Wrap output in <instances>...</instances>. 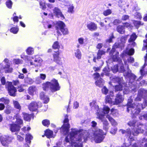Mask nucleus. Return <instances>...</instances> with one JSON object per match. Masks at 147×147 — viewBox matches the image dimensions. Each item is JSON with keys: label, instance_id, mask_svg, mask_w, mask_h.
<instances>
[{"label": "nucleus", "instance_id": "nucleus-9", "mask_svg": "<svg viewBox=\"0 0 147 147\" xmlns=\"http://www.w3.org/2000/svg\"><path fill=\"white\" fill-rule=\"evenodd\" d=\"M41 103L39 102H36L35 101H32L28 106L29 110L31 111H36L38 108L40 107L39 105Z\"/></svg>", "mask_w": 147, "mask_h": 147}, {"label": "nucleus", "instance_id": "nucleus-24", "mask_svg": "<svg viewBox=\"0 0 147 147\" xmlns=\"http://www.w3.org/2000/svg\"><path fill=\"white\" fill-rule=\"evenodd\" d=\"M103 79L100 78L99 79L96 80L95 82L96 85L99 87H102L104 85V82Z\"/></svg>", "mask_w": 147, "mask_h": 147}, {"label": "nucleus", "instance_id": "nucleus-10", "mask_svg": "<svg viewBox=\"0 0 147 147\" xmlns=\"http://www.w3.org/2000/svg\"><path fill=\"white\" fill-rule=\"evenodd\" d=\"M124 100V98L122 94L119 92L116 94V98L113 104L114 105H118L122 102Z\"/></svg>", "mask_w": 147, "mask_h": 147}, {"label": "nucleus", "instance_id": "nucleus-64", "mask_svg": "<svg viewBox=\"0 0 147 147\" xmlns=\"http://www.w3.org/2000/svg\"><path fill=\"white\" fill-rule=\"evenodd\" d=\"M17 88L18 89V91L19 92H23L24 90V89L23 88V87H22V85L19 86H18Z\"/></svg>", "mask_w": 147, "mask_h": 147}, {"label": "nucleus", "instance_id": "nucleus-63", "mask_svg": "<svg viewBox=\"0 0 147 147\" xmlns=\"http://www.w3.org/2000/svg\"><path fill=\"white\" fill-rule=\"evenodd\" d=\"M120 47V44L118 43L115 42L112 48L116 49L117 48H119Z\"/></svg>", "mask_w": 147, "mask_h": 147}, {"label": "nucleus", "instance_id": "nucleus-8", "mask_svg": "<svg viewBox=\"0 0 147 147\" xmlns=\"http://www.w3.org/2000/svg\"><path fill=\"white\" fill-rule=\"evenodd\" d=\"M13 138L8 136H2L0 137V140L2 145L8 147L9 143L12 142Z\"/></svg>", "mask_w": 147, "mask_h": 147}, {"label": "nucleus", "instance_id": "nucleus-14", "mask_svg": "<svg viewBox=\"0 0 147 147\" xmlns=\"http://www.w3.org/2000/svg\"><path fill=\"white\" fill-rule=\"evenodd\" d=\"M70 128V125L69 123L63 124L60 128V129L63 133L67 134L69 132Z\"/></svg>", "mask_w": 147, "mask_h": 147}, {"label": "nucleus", "instance_id": "nucleus-25", "mask_svg": "<svg viewBox=\"0 0 147 147\" xmlns=\"http://www.w3.org/2000/svg\"><path fill=\"white\" fill-rule=\"evenodd\" d=\"M96 101L93 100L90 103L89 105L91 108L93 107L94 109L96 111H98L99 110V106L96 104Z\"/></svg>", "mask_w": 147, "mask_h": 147}, {"label": "nucleus", "instance_id": "nucleus-29", "mask_svg": "<svg viewBox=\"0 0 147 147\" xmlns=\"http://www.w3.org/2000/svg\"><path fill=\"white\" fill-rule=\"evenodd\" d=\"M106 117L110 121L112 125H115L117 124V122L109 115L107 114L106 115Z\"/></svg>", "mask_w": 147, "mask_h": 147}, {"label": "nucleus", "instance_id": "nucleus-49", "mask_svg": "<svg viewBox=\"0 0 147 147\" xmlns=\"http://www.w3.org/2000/svg\"><path fill=\"white\" fill-rule=\"evenodd\" d=\"M64 119L63 121V124H68L69 123V120L68 119V115L66 114L64 116Z\"/></svg>", "mask_w": 147, "mask_h": 147}, {"label": "nucleus", "instance_id": "nucleus-3", "mask_svg": "<svg viewBox=\"0 0 147 147\" xmlns=\"http://www.w3.org/2000/svg\"><path fill=\"white\" fill-rule=\"evenodd\" d=\"M132 100H131L127 102V111L128 112L129 111V108H130L131 111V114L132 118L136 117V115H138L139 114L141 111V107L142 106V105L141 103H132Z\"/></svg>", "mask_w": 147, "mask_h": 147}, {"label": "nucleus", "instance_id": "nucleus-41", "mask_svg": "<svg viewBox=\"0 0 147 147\" xmlns=\"http://www.w3.org/2000/svg\"><path fill=\"white\" fill-rule=\"evenodd\" d=\"M5 4L8 8L11 9L12 8L13 3L11 0H8L6 2Z\"/></svg>", "mask_w": 147, "mask_h": 147}, {"label": "nucleus", "instance_id": "nucleus-20", "mask_svg": "<svg viewBox=\"0 0 147 147\" xmlns=\"http://www.w3.org/2000/svg\"><path fill=\"white\" fill-rule=\"evenodd\" d=\"M44 135L48 138L53 137V132L52 131L47 129L45 131Z\"/></svg>", "mask_w": 147, "mask_h": 147}, {"label": "nucleus", "instance_id": "nucleus-53", "mask_svg": "<svg viewBox=\"0 0 147 147\" xmlns=\"http://www.w3.org/2000/svg\"><path fill=\"white\" fill-rule=\"evenodd\" d=\"M31 129V128L30 127H24L21 129V130L24 133H26L28 131Z\"/></svg>", "mask_w": 147, "mask_h": 147}, {"label": "nucleus", "instance_id": "nucleus-44", "mask_svg": "<svg viewBox=\"0 0 147 147\" xmlns=\"http://www.w3.org/2000/svg\"><path fill=\"white\" fill-rule=\"evenodd\" d=\"M102 92V94L105 95H107L109 92V90L107 88L106 86L103 87L101 89Z\"/></svg>", "mask_w": 147, "mask_h": 147}, {"label": "nucleus", "instance_id": "nucleus-36", "mask_svg": "<svg viewBox=\"0 0 147 147\" xmlns=\"http://www.w3.org/2000/svg\"><path fill=\"white\" fill-rule=\"evenodd\" d=\"M42 125L45 127H48L50 125V121L48 119H45L42 121Z\"/></svg>", "mask_w": 147, "mask_h": 147}, {"label": "nucleus", "instance_id": "nucleus-61", "mask_svg": "<svg viewBox=\"0 0 147 147\" xmlns=\"http://www.w3.org/2000/svg\"><path fill=\"white\" fill-rule=\"evenodd\" d=\"M39 3L41 8L42 9H46V7L45 3L41 1Z\"/></svg>", "mask_w": 147, "mask_h": 147}, {"label": "nucleus", "instance_id": "nucleus-15", "mask_svg": "<svg viewBox=\"0 0 147 147\" xmlns=\"http://www.w3.org/2000/svg\"><path fill=\"white\" fill-rule=\"evenodd\" d=\"M15 117L16 119L15 123L19 125V126H21V125L23 124V120L21 116L19 114H17L15 115Z\"/></svg>", "mask_w": 147, "mask_h": 147}, {"label": "nucleus", "instance_id": "nucleus-48", "mask_svg": "<svg viewBox=\"0 0 147 147\" xmlns=\"http://www.w3.org/2000/svg\"><path fill=\"white\" fill-rule=\"evenodd\" d=\"M15 135H16V138L17 140L19 142H22L24 141V138L21 136L20 135L17 134L15 133Z\"/></svg>", "mask_w": 147, "mask_h": 147}, {"label": "nucleus", "instance_id": "nucleus-16", "mask_svg": "<svg viewBox=\"0 0 147 147\" xmlns=\"http://www.w3.org/2000/svg\"><path fill=\"white\" fill-rule=\"evenodd\" d=\"M40 97L41 100H43V103L45 104L47 103L49 101V98L46 96L43 92H41L40 95Z\"/></svg>", "mask_w": 147, "mask_h": 147}, {"label": "nucleus", "instance_id": "nucleus-1", "mask_svg": "<svg viewBox=\"0 0 147 147\" xmlns=\"http://www.w3.org/2000/svg\"><path fill=\"white\" fill-rule=\"evenodd\" d=\"M83 137L84 139L83 142H86L88 139L91 138L92 136L87 130H84L82 129L79 130L73 129L65 137V140L66 143H70L72 146L83 147L82 142L79 144L76 142H81Z\"/></svg>", "mask_w": 147, "mask_h": 147}, {"label": "nucleus", "instance_id": "nucleus-31", "mask_svg": "<svg viewBox=\"0 0 147 147\" xmlns=\"http://www.w3.org/2000/svg\"><path fill=\"white\" fill-rule=\"evenodd\" d=\"M105 53V52L102 50H99L97 53L96 59H99L101 58L102 55H104Z\"/></svg>", "mask_w": 147, "mask_h": 147}, {"label": "nucleus", "instance_id": "nucleus-6", "mask_svg": "<svg viewBox=\"0 0 147 147\" xmlns=\"http://www.w3.org/2000/svg\"><path fill=\"white\" fill-rule=\"evenodd\" d=\"M66 25L64 22L62 21H59L56 23L55 29L57 30V32L58 34H61L59 30H60L64 35L68 34L69 32L68 29L66 28Z\"/></svg>", "mask_w": 147, "mask_h": 147}, {"label": "nucleus", "instance_id": "nucleus-38", "mask_svg": "<svg viewBox=\"0 0 147 147\" xmlns=\"http://www.w3.org/2000/svg\"><path fill=\"white\" fill-rule=\"evenodd\" d=\"M114 88L115 92L121 91L123 90V86L122 84H119V85H115Z\"/></svg>", "mask_w": 147, "mask_h": 147}, {"label": "nucleus", "instance_id": "nucleus-46", "mask_svg": "<svg viewBox=\"0 0 147 147\" xmlns=\"http://www.w3.org/2000/svg\"><path fill=\"white\" fill-rule=\"evenodd\" d=\"M123 26H124V28H125V27L126 28H131L132 27H133V26L132 25H131V23H130L129 22H125V23H123Z\"/></svg>", "mask_w": 147, "mask_h": 147}, {"label": "nucleus", "instance_id": "nucleus-45", "mask_svg": "<svg viewBox=\"0 0 147 147\" xmlns=\"http://www.w3.org/2000/svg\"><path fill=\"white\" fill-rule=\"evenodd\" d=\"M105 100L106 102H108L109 104H112V99L109 96L107 95L106 96Z\"/></svg>", "mask_w": 147, "mask_h": 147}, {"label": "nucleus", "instance_id": "nucleus-43", "mask_svg": "<svg viewBox=\"0 0 147 147\" xmlns=\"http://www.w3.org/2000/svg\"><path fill=\"white\" fill-rule=\"evenodd\" d=\"M129 35H127L124 36H122L120 38V40L121 43H125Z\"/></svg>", "mask_w": 147, "mask_h": 147}, {"label": "nucleus", "instance_id": "nucleus-40", "mask_svg": "<svg viewBox=\"0 0 147 147\" xmlns=\"http://www.w3.org/2000/svg\"><path fill=\"white\" fill-rule=\"evenodd\" d=\"M103 129L106 131L108 130L109 129L108 125L109 124L107 120H105L103 122Z\"/></svg>", "mask_w": 147, "mask_h": 147}, {"label": "nucleus", "instance_id": "nucleus-58", "mask_svg": "<svg viewBox=\"0 0 147 147\" xmlns=\"http://www.w3.org/2000/svg\"><path fill=\"white\" fill-rule=\"evenodd\" d=\"M74 7L73 5H71L68 8L67 10V12L69 13H73L74 12Z\"/></svg>", "mask_w": 147, "mask_h": 147}, {"label": "nucleus", "instance_id": "nucleus-11", "mask_svg": "<svg viewBox=\"0 0 147 147\" xmlns=\"http://www.w3.org/2000/svg\"><path fill=\"white\" fill-rule=\"evenodd\" d=\"M28 63H30V65H34L35 67L39 66L41 65L42 60L40 57L36 58L34 61V63L31 60L27 59Z\"/></svg>", "mask_w": 147, "mask_h": 147}, {"label": "nucleus", "instance_id": "nucleus-35", "mask_svg": "<svg viewBox=\"0 0 147 147\" xmlns=\"http://www.w3.org/2000/svg\"><path fill=\"white\" fill-rule=\"evenodd\" d=\"M115 82H117L119 84H123L122 82L123 79L122 78H120L119 77H115L113 78Z\"/></svg>", "mask_w": 147, "mask_h": 147}, {"label": "nucleus", "instance_id": "nucleus-54", "mask_svg": "<svg viewBox=\"0 0 147 147\" xmlns=\"http://www.w3.org/2000/svg\"><path fill=\"white\" fill-rule=\"evenodd\" d=\"M135 16L138 19L140 20L142 18V16L141 13L139 12H136L135 13Z\"/></svg>", "mask_w": 147, "mask_h": 147}, {"label": "nucleus", "instance_id": "nucleus-30", "mask_svg": "<svg viewBox=\"0 0 147 147\" xmlns=\"http://www.w3.org/2000/svg\"><path fill=\"white\" fill-rule=\"evenodd\" d=\"M0 102H3L4 105H8L9 103L10 100L7 97H3L0 98Z\"/></svg>", "mask_w": 147, "mask_h": 147}, {"label": "nucleus", "instance_id": "nucleus-62", "mask_svg": "<svg viewBox=\"0 0 147 147\" xmlns=\"http://www.w3.org/2000/svg\"><path fill=\"white\" fill-rule=\"evenodd\" d=\"M129 18V16L128 15H124L122 16L121 20L122 21H126Z\"/></svg>", "mask_w": 147, "mask_h": 147}, {"label": "nucleus", "instance_id": "nucleus-37", "mask_svg": "<svg viewBox=\"0 0 147 147\" xmlns=\"http://www.w3.org/2000/svg\"><path fill=\"white\" fill-rule=\"evenodd\" d=\"M75 55L76 57L78 59H81L82 54L81 52L79 49H77L76 52L75 53Z\"/></svg>", "mask_w": 147, "mask_h": 147}, {"label": "nucleus", "instance_id": "nucleus-13", "mask_svg": "<svg viewBox=\"0 0 147 147\" xmlns=\"http://www.w3.org/2000/svg\"><path fill=\"white\" fill-rule=\"evenodd\" d=\"M86 26L88 29L91 31H96L98 28L97 24L93 22H90L87 24Z\"/></svg>", "mask_w": 147, "mask_h": 147}, {"label": "nucleus", "instance_id": "nucleus-4", "mask_svg": "<svg viewBox=\"0 0 147 147\" xmlns=\"http://www.w3.org/2000/svg\"><path fill=\"white\" fill-rule=\"evenodd\" d=\"M52 47L53 49H57L56 51H54V53L52 54L53 61L59 65H61L62 63L61 60V58L59 56L61 51L59 50L60 46L59 42L57 41H55L53 43Z\"/></svg>", "mask_w": 147, "mask_h": 147}, {"label": "nucleus", "instance_id": "nucleus-7", "mask_svg": "<svg viewBox=\"0 0 147 147\" xmlns=\"http://www.w3.org/2000/svg\"><path fill=\"white\" fill-rule=\"evenodd\" d=\"M5 87L7 88L9 95L11 96H16L17 90L13 85L11 82H7V84L5 85Z\"/></svg>", "mask_w": 147, "mask_h": 147}, {"label": "nucleus", "instance_id": "nucleus-52", "mask_svg": "<svg viewBox=\"0 0 147 147\" xmlns=\"http://www.w3.org/2000/svg\"><path fill=\"white\" fill-rule=\"evenodd\" d=\"M27 53L29 55L32 54L33 52V50L32 48L31 47H29L26 50Z\"/></svg>", "mask_w": 147, "mask_h": 147}, {"label": "nucleus", "instance_id": "nucleus-19", "mask_svg": "<svg viewBox=\"0 0 147 147\" xmlns=\"http://www.w3.org/2000/svg\"><path fill=\"white\" fill-rule=\"evenodd\" d=\"M100 109L98 111H97L96 115L97 117L96 118L101 120L102 122H103L105 120H107L105 118V115L104 114L100 113Z\"/></svg>", "mask_w": 147, "mask_h": 147}, {"label": "nucleus", "instance_id": "nucleus-39", "mask_svg": "<svg viewBox=\"0 0 147 147\" xmlns=\"http://www.w3.org/2000/svg\"><path fill=\"white\" fill-rule=\"evenodd\" d=\"M132 134V132H131L130 128H128L127 129L126 134L125 136L127 137H128L129 138L131 139V135Z\"/></svg>", "mask_w": 147, "mask_h": 147}, {"label": "nucleus", "instance_id": "nucleus-56", "mask_svg": "<svg viewBox=\"0 0 147 147\" xmlns=\"http://www.w3.org/2000/svg\"><path fill=\"white\" fill-rule=\"evenodd\" d=\"M134 53V50L133 48H131L129 49L128 51L127 54L129 55H133Z\"/></svg>", "mask_w": 147, "mask_h": 147}, {"label": "nucleus", "instance_id": "nucleus-60", "mask_svg": "<svg viewBox=\"0 0 147 147\" xmlns=\"http://www.w3.org/2000/svg\"><path fill=\"white\" fill-rule=\"evenodd\" d=\"M93 75L94 76V78L95 80L97 79L100 77V75L97 72L94 73Z\"/></svg>", "mask_w": 147, "mask_h": 147}, {"label": "nucleus", "instance_id": "nucleus-28", "mask_svg": "<svg viewBox=\"0 0 147 147\" xmlns=\"http://www.w3.org/2000/svg\"><path fill=\"white\" fill-rule=\"evenodd\" d=\"M13 104L14 107L17 109L19 111H20L21 109V106L19 103L17 101L13 100Z\"/></svg>", "mask_w": 147, "mask_h": 147}, {"label": "nucleus", "instance_id": "nucleus-51", "mask_svg": "<svg viewBox=\"0 0 147 147\" xmlns=\"http://www.w3.org/2000/svg\"><path fill=\"white\" fill-rule=\"evenodd\" d=\"M13 62L16 64L18 65L22 63L23 61L19 59H13Z\"/></svg>", "mask_w": 147, "mask_h": 147}, {"label": "nucleus", "instance_id": "nucleus-21", "mask_svg": "<svg viewBox=\"0 0 147 147\" xmlns=\"http://www.w3.org/2000/svg\"><path fill=\"white\" fill-rule=\"evenodd\" d=\"M22 114L23 115V119L26 121H30L33 116L32 115L26 113H23Z\"/></svg>", "mask_w": 147, "mask_h": 147}, {"label": "nucleus", "instance_id": "nucleus-26", "mask_svg": "<svg viewBox=\"0 0 147 147\" xmlns=\"http://www.w3.org/2000/svg\"><path fill=\"white\" fill-rule=\"evenodd\" d=\"M115 51L116 50L115 49L112 48L109 53V55L112 57L114 61L118 59V56L117 55L115 56L113 55V54Z\"/></svg>", "mask_w": 147, "mask_h": 147}, {"label": "nucleus", "instance_id": "nucleus-5", "mask_svg": "<svg viewBox=\"0 0 147 147\" xmlns=\"http://www.w3.org/2000/svg\"><path fill=\"white\" fill-rule=\"evenodd\" d=\"M103 130L101 129H97L94 132L93 136L94 140L96 143L101 142L105 138L104 135H106Z\"/></svg>", "mask_w": 147, "mask_h": 147}, {"label": "nucleus", "instance_id": "nucleus-50", "mask_svg": "<svg viewBox=\"0 0 147 147\" xmlns=\"http://www.w3.org/2000/svg\"><path fill=\"white\" fill-rule=\"evenodd\" d=\"M114 38H115V37L114 36L113 34V33H112L111 34V36H110L109 38L106 40V42L109 43H111L112 42V39Z\"/></svg>", "mask_w": 147, "mask_h": 147}, {"label": "nucleus", "instance_id": "nucleus-12", "mask_svg": "<svg viewBox=\"0 0 147 147\" xmlns=\"http://www.w3.org/2000/svg\"><path fill=\"white\" fill-rule=\"evenodd\" d=\"M9 126L10 130L12 132H19L21 127L14 122L9 124Z\"/></svg>", "mask_w": 147, "mask_h": 147}, {"label": "nucleus", "instance_id": "nucleus-47", "mask_svg": "<svg viewBox=\"0 0 147 147\" xmlns=\"http://www.w3.org/2000/svg\"><path fill=\"white\" fill-rule=\"evenodd\" d=\"M112 13L111 10L110 9H107L104 11L103 13V14L105 16H107L110 14Z\"/></svg>", "mask_w": 147, "mask_h": 147}, {"label": "nucleus", "instance_id": "nucleus-23", "mask_svg": "<svg viewBox=\"0 0 147 147\" xmlns=\"http://www.w3.org/2000/svg\"><path fill=\"white\" fill-rule=\"evenodd\" d=\"M3 69H5V73H10L12 72L13 69L12 67H10V65L9 64H7L3 68Z\"/></svg>", "mask_w": 147, "mask_h": 147}, {"label": "nucleus", "instance_id": "nucleus-33", "mask_svg": "<svg viewBox=\"0 0 147 147\" xmlns=\"http://www.w3.org/2000/svg\"><path fill=\"white\" fill-rule=\"evenodd\" d=\"M33 138V136L30 134H26L25 140L26 142L30 143L31 142V140Z\"/></svg>", "mask_w": 147, "mask_h": 147}, {"label": "nucleus", "instance_id": "nucleus-22", "mask_svg": "<svg viewBox=\"0 0 147 147\" xmlns=\"http://www.w3.org/2000/svg\"><path fill=\"white\" fill-rule=\"evenodd\" d=\"M125 28L124 26L122 25H119L116 28L117 31L119 34H124L125 32Z\"/></svg>", "mask_w": 147, "mask_h": 147}, {"label": "nucleus", "instance_id": "nucleus-57", "mask_svg": "<svg viewBox=\"0 0 147 147\" xmlns=\"http://www.w3.org/2000/svg\"><path fill=\"white\" fill-rule=\"evenodd\" d=\"M136 121H130L128 123V125L130 126H135Z\"/></svg>", "mask_w": 147, "mask_h": 147}, {"label": "nucleus", "instance_id": "nucleus-27", "mask_svg": "<svg viewBox=\"0 0 147 147\" xmlns=\"http://www.w3.org/2000/svg\"><path fill=\"white\" fill-rule=\"evenodd\" d=\"M138 36L135 32H133L130 36L128 40L129 43H131L132 41H134Z\"/></svg>", "mask_w": 147, "mask_h": 147}, {"label": "nucleus", "instance_id": "nucleus-2", "mask_svg": "<svg viewBox=\"0 0 147 147\" xmlns=\"http://www.w3.org/2000/svg\"><path fill=\"white\" fill-rule=\"evenodd\" d=\"M42 89L45 91H48L49 90L52 92H54L59 90L61 87L57 80L53 79L50 82H46L42 84Z\"/></svg>", "mask_w": 147, "mask_h": 147}, {"label": "nucleus", "instance_id": "nucleus-59", "mask_svg": "<svg viewBox=\"0 0 147 147\" xmlns=\"http://www.w3.org/2000/svg\"><path fill=\"white\" fill-rule=\"evenodd\" d=\"M12 111L11 108L8 107L5 110L4 113L6 114H9L11 113Z\"/></svg>", "mask_w": 147, "mask_h": 147}, {"label": "nucleus", "instance_id": "nucleus-32", "mask_svg": "<svg viewBox=\"0 0 147 147\" xmlns=\"http://www.w3.org/2000/svg\"><path fill=\"white\" fill-rule=\"evenodd\" d=\"M133 24L137 28H138L140 26H143L144 24V23H142L140 21L134 20Z\"/></svg>", "mask_w": 147, "mask_h": 147}, {"label": "nucleus", "instance_id": "nucleus-42", "mask_svg": "<svg viewBox=\"0 0 147 147\" xmlns=\"http://www.w3.org/2000/svg\"><path fill=\"white\" fill-rule=\"evenodd\" d=\"M102 109L104 114H108L110 111V109L108 106H105Z\"/></svg>", "mask_w": 147, "mask_h": 147}, {"label": "nucleus", "instance_id": "nucleus-34", "mask_svg": "<svg viewBox=\"0 0 147 147\" xmlns=\"http://www.w3.org/2000/svg\"><path fill=\"white\" fill-rule=\"evenodd\" d=\"M19 30V28L17 26L12 27L10 29V32L13 34H17Z\"/></svg>", "mask_w": 147, "mask_h": 147}, {"label": "nucleus", "instance_id": "nucleus-55", "mask_svg": "<svg viewBox=\"0 0 147 147\" xmlns=\"http://www.w3.org/2000/svg\"><path fill=\"white\" fill-rule=\"evenodd\" d=\"M41 107V110L42 111H46L48 109V105H44L40 106Z\"/></svg>", "mask_w": 147, "mask_h": 147}, {"label": "nucleus", "instance_id": "nucleus-17", "mask_svg": "<svg viewBox=\"0 0 147 147\" xmlns=\"http://www.w3.org/2000/svg\"><path fill=\"white\" fill-rule=\"evenodd\" d=\"M53 11V13L56 16L58 17L60 16L61 17H64L60 10L58 7H55Z\"/></svg>", "mask_w": 147, "mask_h": 147}, {"label": "nucleus", "instance_id": "nucleus-18", "mask_svg": "<svg viewBox=\"0 0 147 147\" xmlns=\"http://www.w3.org/2000/svg\"><path fill=\"white\" fill-rule=\"evenodd\" d=\"M36 88L35 86H30L28 89V94L32 96L34 95V93L36 92Z\"/></svg>", "mask_w": 147, "mask_h": 147}]
</instances>
